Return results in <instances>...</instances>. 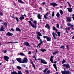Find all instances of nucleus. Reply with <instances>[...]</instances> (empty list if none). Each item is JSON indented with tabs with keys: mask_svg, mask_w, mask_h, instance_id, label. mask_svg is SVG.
I'll list each match as a JSON object with an SVG mask.
<instances>
[{
	"mask_svg": "<svg viewBox=\"0 0 74 74\" xmlns=\"http://www.w3.org/2000/svg\"><path fill=\"white\" fill-rule=\"evenodd\" d=\"M28 22L29 23V25H30L32 27H33L34 28H36V27H37V21H36V20H34L32 21L33 23L35 24V25L33 24V23H32V22L30 21H28Z\"/></svg>",
	"mask_w": 74,
	"mask_h": 74,
	"instance_id": "obj_1",
	"label": "nucleus"
},
{
	"mask_svg": "<svg viewBox=\"0 0 74 74\" xmlns=\"http://www.w3.org/2000/svg\"><path fill=\"white\" fill-rule=\"evenodd\" d=\"M61 72L62 74H69L71 73V72L70 71H61Z\"/></svg>",
	"mask_w": 74,
	"mask_h": 74,
	"instance_id": "obj_2",
	"label": "nucleus"
},
{
	"mask_svg": "<svg viewBox=\"0 0 74 74\" xmlns=\"http://www.w3.org/2000/svg\"><path fill=\"white\" fill-rule=\"evenodd\" d=\"M62 66L63 67H66V68L64 69V70H65L66 69H69L70 67V65L69 64L67 63L66 64H64L62 65Z\"/></svg>",
	"mask_w": 74,
	"mask_h": 74,
	"instance_id": "obj_3",
	"label": "nucleus"
},
{
	"mask_svg": "<svg viewBox=\"0 0 74 74\" xmlns=\"http://www.w3.org/2000/svg\"><path fill=\"white\" fill-rule=\"evenodd\" d=\"M49 12H47L46 14H45L44 15V18L45 19H47L48 20H49L50 19L49 18H48V17H47L48 16Z\"/></svg>",
	"mask_w": 74,
	"mask_h": 74,
	"instance_id": "obj_4",
	"label": "nucleus"
},
{
	"mask_svg": "<svg viewBox=\"0 0 74 74\" xmlns=\"http://www.w3.org/2000/svg\"><path fill=\"white\" fill-rule=\"evenodd\" d=\"M27 62H28V60L26 58H24L22 61V63H27Z\"/></svg>",
	"mask_w": 74,
	"mask_h": 74,
	"instance_id": "obj_5",
	"label": "nucleus"
},
{
	"mask_svg": "<svg viewBox=\"0 0 74 74\" xmlns=\"http://www.w3.org/2000/svg\"><path fill=\"white\" fill-rule=\"evenodd\" d=\"M37 17H38V18L40 20L39 21L40 22H41V19H42V17H41V14H38Z\"/></svg>",
	"mask_w": 74,
	"mask_h": 74,
	"instance_id": "obj_6",
	"label": "nucleus"
},
{
	"mask_svg": "<svg viewBox=\"0 0 74 74\" xmlns=\"http://www.w3.org/2000/svg\"><path fill=\"white\" fill-rule=\"evenodd\" d=\"M50 5H52V7H55V6H57L58 5V4L57 3H50Z\"/></svg>",
	"mask_w": 74,
	"mask_h": 74,
	"instance_id": "obj_7",
	"label": "nucleus"
},
{
	"mask_svg": "<svg viewBox=\"0 0 74 74\" xmlns=\"http://www.w3.org/2000/svg\"><path fill=\"white\" fill-rule=\"evenodd\" d=\"M29 60L31 62V64H32L34 68L35 69V70H36V66H35V65H34V64L33 63V60H32L30 59Z\"/></svg>",
	"mask_w": 74,
	"mask_h": 74,
	"instance_id": "obj_8",
	"label": "nucleus"
},
{
	"mask_svg": "<svg viewBox=\"0 0 74 74\" xmlns=\"http://www.w3.org/2000/svg\"><path fill=\"white\" fill-rule=\"evenodd\" d=\"M71 17H66V19H67V21H68L69 22H71Z\"/></svg>",
	"mask_w": 74,
	"mask_h": 74,
	"instance_id": "obj_9",
	"label": "nucleus"
},
{
	"mask_svg": "<svg viewBox=\"0 0 74 74\" xmlns=\"http://www.w3.org/2000/svg\"><path fill=\"white\" fill-rule=\"evenodd\" d=\"M41 62L43 64H47V62L44 59H42L41 60Z\"/></svg>",
	"mask_w": 74,
	"mask_h": 74,
	"instance_id": "obj_10",
	"label": "nucleus"
},
{
	"mask_svg": "<svg viewBox=\"0 0 74 74\" xmlns=\"http://www.w3.org/2000/svg\"><path fill=\"white\" fill-rule=\"evenodd\" d=\"M4 59L6 61H7V62H8V60L9 59V58L7 56H4Z\"/></svg>",
	"mask_w": 74,
	"mask_h": 74,
	"instance_id": "obj_11",
	"label": "nucleus"
},
{
	"mask_svg": "<svg viewBox=\"0 0 74 74\" xmlns=\"http://www.w3.org/2000/svg\"><path fill=\"white\" fill-rule=\"evenodd\" d=\"M24 44L26 46V47H30V45L29 44V43L28 42H25Z\"/></svg>",
	"mask_w": 74,
	"mask_h": 74,
	"instance_id": "obj_12",
	"label": "nucleus"
},
{
	"mask_svg": "<svg viewBox=\"0 0 74 74\" xmlns=\"http://www.w3.org/2000/svg\"><path fill=\"white\" fill-rule=\"evenodd\" d=\"M13 34L11 32H8L7 33L6 36H13Z\"/></svg>",
	"mask_w": 74,
	"mask_h": 74,
	"instance_id": "obj_13",
	"label": "nucleus"
},
{
	"mask_svg": "<svg viewBox=\"0 0 74 74\" xmlns=\"http://www.w3.org/2000/svg\"><path fill=\"white\" fill-rule=\"evenodd\" d=\"M45 27L46 28H47V27L48 28V30H49L50 29V26H49V24L48 23H46V26H45Z\"/></svg>",
	"mask_w": 74,
	"mask_h": 74,
	"instance_id": "obj_14",
	"label": "nucleus"
},
{
	"mask_svg": "<svg viewBox=\"0 0 74 74\" xmlns=\"http://www.w3.org/2000/svg\"><path fill=\"white\" fill-rule=\"evenodd\" d=\"M16 60H17L19 63H22V60L21 58H17Z\"/></svg>",
	"mask_w": 74,
	"mask_h": 74,
	"instance_id": "obj_15",
	"label": "nucleus"
},
{
	"mask_svg": "<svg viewBox=\"0 0 74 74\" xmlns=\"http://www.w3.org/2000/svg\"><path fill=\"white\" fill-rule=\"evenodd\" d=\"M46 39L47 41H51V37L47 36Z\"/></svg>",
	"mask_w": 74,
	"mask_h": 74,
	"instance_id": "obj_16",
	"label": "nucleus"
},
{
	"mask_svg": "<svg viewBox=\"0 0 74 74\" xmlns=\"http://www.w3.org/2000/svg\"><path fill=\"white\" fill-rule=\"evenodd\" d=\"M67 9L69 12H72V11H73L72 8H67Z\"/></svg>",
	"mask_w": 74,
	"mask_h": 74,
	"instance_id": "obj_17",
	"label": "nucleus"
},
{
	"mask_svg": "<svg viewBox=\"0 0 74 74\" xmlns=\"http://www.w3.org/2000/svg\"><path fill=\"white\" fill-rule=\"evenodd\" d=\"M3 26H4V25H3L1 28L0 29V32H2V31H3V30L4 29H5V28H4V27H3Z\"/></svg>",
	"mask_w": 74,
	"mask_h": 74,
	"instance_id": "obj_18",
	"label": "nucleus"
},
{
	"mask_svg": "<svg viewBox=\"0 0 74 74\" xmlns=\"http://www.w3.org/2000/svg\"><path fill=\"white\" fill-rule=\"evenodd\" d=\"M18 0V3H21V4H24V2L22 1L21 0H16V1Z\"/></svg>",
	"mask_w": 74,
	"mask_h": 74,
	"instance_id": "obj_19",
	"label": "nucleus"
},
{
	"mask_svg": "<svg viewBox=\"0 0 74 74\" xmlns=\"http://www.w3.org/2000/svg\"><path fill=\"white\" fill-rule=\"evenodd\" d=\"M16 30L17 32H19H19H21V29H19V28H18V27L16 28Z\"/></svg>",
	"mask_w": 74,
	"mask_h": 74,
	"instance_id": "obj_20",
	"label": "nucleus"
},
{
	"mask_svg": "<svg viewBox=\"0 0 74 74\" xmlns=\"http://www.w3.org/2000/svg\"><path fill=\"white\" fill-rule=\"evenodd\" d=\"M60 12L61 15H63V12L62 10H60Z\"/></svg>",
	"mask_w": 74,
	"mask_h": 74,
	"instance_id": "obj_21",
	"label": "nucleus"
},
{
	"mask_svg": "<svg viewBox=\"0 0 74 74\" xmlns=\"http://www.w3.org/2000/svg\"><path fill=\"white\" fill-rule=\"evenodd\" d=\"M2 24H3L5 25V27H7V22H3Z\"/></svg>",
	"mask_w": 74,
	"mask_h": 74,
	"instance_id": "obj_22",
	"label": "nucleus"
},
{
	"mask_svg": "<svg viewBox=\"0 0 74 74\" xmlns=\"http://www.w3.org/2000/svg\"><path fill=\"white\" fill-rule=\"evenodd\" d=\"M37 34L38 36H40L41 37L42 36L40 32H37Z\"/></svg>",
	"mask_w": 74,
	"mask_h": 74,
	"instance_id": "obj_23",
	"label": "nucleus"
},
{
	"mask_svg": "<svg viewBox=\"0 0 74 74\" xmlns=\"http://www.w3.org/2000/svg\"><path fill=\"white\" fill-rule=\"evenodd\" d=\"M52 34L53 37H54V40H56V37H55V35L54 34V32H53L52 33Z\"/></svg>",
	"mask_w": 74,
	"mask_h": 74,
	"instance_id": "obj_24",
	"label": "nucleus"
},
{
	"mask_svg": "<svg viewBox=\"0 0 74 74\" xmlns=\"http://www.w3.org/2000/svg\"><path fill=\"white\" fill-rule=\"evenodd\" d=\"M56 16L57 17H60V14H59V12L57 13L56 14Z\"/></svg>",
	"mask_w": 74,
	"mask_h": 74,
	"instance_id": "obj_25",
	"label": "nucleus"
},
{
	"mask_svg": "<svg viewBox=\"0 0 74 74\" xmlns=\"http://www.w3.org/2000/svg\"><path fill=\"white\" fill-rule=\"evenodd\" d=\"M53 30H55V31H56V32H58V29H56L55 27V26H53Z\"/></svg>",
	"mask_w": 74,
	"mask_h": 74,
	"instance_id": "obj_26",
	"label": "nucleus"
},
{
	"mask_svg": "<svg viewBox=\"0 0 74 74\" xmlns=\"http://www.w3.org/2000/svg\"><path fill=\"white\" fill-rule=\"evenodd\" d=\"M57 34L58 37H60V32H57Z\"/></svg>",
	"mask_w": 74,
	"mask_h": 74,
	"instance_id": "obj_27",
	"label": "nucleus"
},
{
	"mask_svg": "<svg viewBox=\"0 0 74 74\" xmlns=\"http://www.w3.org/2000/svg\"><path fill=\"white\" fill-rule=\"evenodd\" d=\"M11 74H18L17 73H16V72L14 71L11 72Z\"/></svg>",
	"mask_w": 74,
	"mask_h": 74,
	"instance_id": "obj_28",
	"label": "nucleus"
},
{
	"mask_svg": "<svg viewBox=\"0 0 74 74\" xmlns=\"http://www.w3.org/2000/svg\"><path fill=\"white\" fill-rule=\"evenodd\" d=\"M16 68L18 69V70H21V69H22V67L19 66H17Z\"/></svg>",
	"mask_w": 74,
	"mask_h": 74,
	"instance_id": "obj_29",
	"label": "nucleus"
},
{
	"mask_svg": "<svg viewBox=\"0 0 74 74\" xmlns=\"http://www.w3.org/2000/svg\"><path fill=\"white\" fill-rule=\"evenodd\" d=\"M51 16L52 17H53L55 16V12L54 11H53L52 13Z\"/></svg>",
	"mask_w": 74,
	"mask_h": 74,
	"instance_id": "obj_30",
	"label": "nucleus"
},
{
	"mask_svg": "<svg viewBox=\"0 0 74 74\" xmlns=\"http://www.w3.org/2000/svg\"><path fill=\"white\" fill-rule=\"evenodd\" d=\"M19 19L20 20H21V21H22L24 19V17H20L19 18Z\"/></svg>",
	"mask_w": 74,
	"mask_h": 74,
	"instance_id": "obj_31",
	"label": "nucleus"
},
{
	"mask_svg": "<svg viewBox=\"0 0 74 74\" xmlns=\"http://www.w3.org/2000/svg\"><path fill=\"white\" fill-rule=\"evenodd\" d=\"M66 60L63 59L62 61V64H64V63H66Z\"/></svg>",
	"mask_w": 74,
	"mask_h": 74,
	"instance_id": "obj_32",
	"label": "nucleus"
},
{
	"mask_svg": "<svg viewBox=\"0 0 74 74\" xmlns=\"http://www.w3.org/2000/svg\"><path fill=\"white\" fill-rule=\"evenodd\" d=\"M40 51H41V52H46V50L45 49H41Z\"/></svg>",
	"mask_w": 74,
	"mask_h": 74,
	"instance_id": "obj_33",
	"label": "nucleus"
},
{
	"mask_svg": "<svg viewBox=\"0 0 74 74\" xmlns=\"http://www.w3.org/2000/svg\"><path fill=\"white\" fill-rule=\"evenodd\" d=\"M39 42H40V43L41 44H43V41L42 40V39H40L39 40Z\"/></svg>",
	"mask_w": 74,
	"mask_h": 74,
	"instance_id": "obj_34",
	"label": "nucleus"
},
{
	"mask_svg": "<svg viewBox=\"0 0 74 74\" xmlns=\"http://www.w3.org/2000/svg\"><path fill=\"white\" fill-rule=\"evenodd\" d=\"M58 53V51H56L55 52H53V55H55L56 54V53Z\"/></svg>",
	"mask_w": 74,
	"mask_h": 74,
	"instance_id": "obj_35",
	"label": "nucleus"
},
{
	"mask_svg": "<svg viewBox=\"0 0 74 74\" xmlns=\"http://www.w3.org/2000/svg\"><path fill=\"white\" fill-rule=\"evenodd\" d=\"M15 19H16V20L17 21V23H18L19 22V19L18 18L16 17Z\"/></svg>",
	"mask_w": 74,
	"mask_h": 74,
	"instance_id": "obj_36",
	"label": "nucleus"
},
{
	"mask_svg": "<svg viewBox=\"0 0 74 74\" xmlns=\"http://www.w3.org/2000/svg\"><path fill=\"white\" fill-rule=\"evenodd\" d=\"M47 70H48V68H46V69H45L43 71L44 73H46V72H47Z\"/></svg>",
	"mask_w": 74,
	"mask_h": 74,
	"instance_id": "obj_37",
	"label": "nucleus"
},
{
	"mask_svg": "<svg viewBox=\"0 0 74 74\" xmlns=\"http://www.w3.org/2000/svg\"><path fill=\"white\" fill-rule=\"evenodd\" d=\"M56 27L58 28V29H59V24L57 23L56 24Z\"/></svg>",
	"mask_w": 74,
	"mask_h": 74,
	"instance_id": "obj_38",
	"label": "nucleus"
},
{
	"mask_svg": "<svg viewBox=\"0 0 74 74\" xmlns=\"http://www.w3.org/2000/svg\"><path fill=\"white\" fill-rule=\"evenodd\" d=\"M20 55H21V56H24L25 54L23 53H19Z\"/></svg>",
	"mask_w": 74,
	"mask_h": 74,
	"instance_id": "obj_39",
	"label": "nucleus"
},
{
	"mask_svg": "<svg viewBox=\"0 0 74 74\" xmlns=\"http://www.w3.org/2000/svg\"><path fill=\"white\" fill-rule=\"evenodd\" d=\"M53 67L55 68V69H56L57 67H56V64H53Z\"/></svg>",
	"mask_w": 74,
	"mask_h": 74,
	"instance_id": "obj_40",
	"label": "nucleus"
},
{
	"mask_svg": "<svg viewBox=\"0 0 74 74\" xmlns=\"http://www.w3.org/2000/svg\"><path fill=\"white\" fill-rule=\"evenodd\" d=\"M41 44H42L41 43H40L38 44V46H37L36 47H38V46L39 47H40V46L41 45Z\"/></svg>",
	"mask_w": 74,
	"mask_h": 74,
	"instance_id": "obj_41",
	"label": "nucleus"
},
{
	"mask_svg": "<svg viewBox=\"0 0 74 74\" xmlns=\"http://www.w3.org/2000/svg\"><path fill=\"white\" fill-rule=\"evenodd\" d=\"M67 3L69 5V7H71V5H70V3H69V2H67Z\"/></svg>",
	"mask_w": 74,
	"mask_h": 74,
	"instance_id": "obj_42",
	"label": "nucleus"
},
{
	"mask_svg": "<svg viewBox=\"0 0 74 74\" xmlns=\"http://www.w3.org/2000/svg\"><path fill=\"white\" fill-rule=\"evenodd\" d=\"M18 74H22V73H21V71H18Z\"/></svg>",
	"mask_w": 74,
	"mask_h": 74,
	"instance_id": "obj_43",
	"label": "nucleus"
},
{
	"mask_svg": "<svg viewBox=\"0 0 74 74\" xmlns=\"http://www.w3.org/2000/svg\"><path fill=\"white\" fill-rule=\"evenodd\" d=\"M47 37H48V36H43V37L44 38H46V39H47Z\"/></svg>",
	"mask_w": 74,
	"mask_h": 74,
	"instance_id": "obj_44",
	"label": "nucleus"
},
{
	"mask_svg": "<svg viewBox=\"0 0 74 74\" xmlns=\"http://www.w3.org/2000/svg\"><path fill=\"white\" fill-rule=\"evenodd\" d=\"M37 38L38 40H40V36H38L37 37Z\"/></svg>",
	"mask_w": 74,
	"mask_h": 74,
	"instance_id": "obj_45",
	"label": "nucleus"
},
{
	"mask_svg": "<svg viewBox=\"0 0 74 74\" xmlns=\"http://www.w3.org/2000/svg\"><path fill=\"white\" fill-rule=\"evenodd\" d=\"M12 18L13 19H15L16 18V17H14V15H13L12 16Z\"/></svg>",
	"mask_w": 74,
	"mask_h": 74,
	"instance_id": "obj_46",
	"label": "nucleus"
},
{
	"mask_svg": "<svg viewBox=\"0 0 74 74\" xmlns=\"http://www.w3.org/2000/svg\"><path fill=\"white\" fill-rule=\"evenodd\" d=\"M71 24L70 23H68L67 24V25H68V26H71Z\"/></svg>",
	"mask_w": 74,
	"mask_h": 74,
	"instance_id": "obj_47",
	"label": "nucleus"
},
{
	"mask_svg": "<svg viewBox=\"0 0 74 74\" xmlns=\"http://www.w3.org/2000/svg\"><path fill=\"white\" fill-rule=\"evenodd\" d=\"M8 43H9V44H12L13 43V42H8Z\"/></svg>",
	"mask_w": 74,
	"mask_h": 74,
	"instance_id": "obj_48",
	"label": "nucleus"
},
{
	"mask_svg": "<svg viewBox=\"0 0 74 74\" xmlns=\"http://www.w3.org/2000/svg\"><path fill=\"white\" fill-rule=\"evenodd\" d=\"M71 27H68V30H70V28Z\"/></svg>",
	"mask_w": 74,
	"mask_h": 74,
	"instance_id": "obj_49",
	"label": "nucleus"
},
{
	"mask_svg": "<svg viewBox=\"0 0 74 74\" xmlns=\"http://www.w3.org/2000/svg\"><path fill=\"white\" fill-rule=\"evenodd\" d=\"M30 21H31L32 22H33V19L32 18H31L30 19Z\"/></svg>",
	"mask_w": 74,
	"mask_h": 74,
	"instance_id": "obj_50",
	"label": "nucleus"
},
{
	"mask_svg": "<svg viewBox=\"0 0 74 74\" xmlns=\"http://www.w3.org/2000/svg\"><path fill=\"white\" fill-rule=\"evenodd\" d=\"M66 32L67 34H69V31L67 30H66Z\"/></svg>",
	"mask_w": 74,
	"mask_h": 74,
	"instance_id": "obj_51",
	"label": "nucleus"
},
{
	"mask_svg": "<svg viewBox=\"0 0 74 74\" xmlns=\"http://www.w3.org/2000/svg\"><path fill=\"white\" fill-rule=\"evenodd\" d=\"M0 14L2 16V15H3V13L2 12H1Z\"/></svg>",
	"mask_w": 74,
	"mask_h": 74,
	"instance_id": "obj_52",
	"label": "nucleus"
},
{
	"mask_svg": "<svg viewBox=\"0 0 74 74\" xmlns=\"http://www.w3.org/2000/svg\"><path fill=\"white\" fill-rule=\"evenodd\" d=\"M71 27H74V25H73L71 24Z\"/></svg>",
	"mask_w": 74,
	"mask_h": 74,
	"instance_id": "obj_53",
	"label": "nucleus"
},
{
	"mask_svg": "<svg viewBox=\"0 0 74 74\" xmlns=\"http://www.w3.org/2000/svg\"><path fill=\"white\" fill-rule=\"evenodd\" d=\"M22 66L23 67H25V64H23V65H22Z\"/></svg>",
	"mask_w": 74,
	"mask_h": 74,
	"instance_id": "obj_54",
	"label": "nucleus"
},
{
	"mask_svg": "<svg viewBox=\"0 0 74 74\" xmlns=\"http://www.w3.org/2000/svg\"><path fill=\"white\" fill-rule=\"evenodd\" d=\"M7 52V50H5L4 51V53H5Z\"/></svg>",
	"mask_w": 74,
	"mask_h": 74,
	"instance_id": "obj_55",
	"label": "nucleus"
},
{
	"mask_svg": "<svg viewBox=\"0 0 74 74\" xmlns=\"http://www.w3.org/2000/svg\"><path fill=\"white\" fill-rule=\"evenodd\" d=\"M54 35L55 36H58V35H57V34L56 33H54Z\"/></svg>",
	"mask_w": 74,
	"mask_h": 74,
	"instance_id": "obj_56",
	"label": "nucleus"
},
{
	"mask_svg": "<svg viewBox=\"0 0 74 74\" xmlns=\"http://www.w3.org/2000/svg\"><path fill=\"white\" fill-rule=\"evenodd\" d=\"M11 30H12V32H14V29H13V28H11Z\"/></svg>",
	"mask_w": 74,
	"mask_h": 74,
	"instance_id": "obj_57",
	"label": "nucleus"
},
{
	"mask_svg": "<svg viewBox=\"0 0 74 74\" xmlns=\"http://www.w3.org/2000/svg\"><path fill=\"white\" fill-rule=\"evenodd\" d=\"M25 72H26V73H29V71H28L27 70L25 71Z\"/></svg>",
	"mask_w": 74,
	"mask_h": 74,
	"instance_id": "obj_58",
	"label": "nucleus"
},
{
	"mask_svg": "<svg viewBox=\"0 0 74 74\" xmlns=\"http://www.w3.org/2000/svg\"><path fill=\"white\" fill-rule=\"evenodd\" d=\"M39 9L40 10H42V8L41 7H39Z\"/></svg>",
	"mask_w": 74,
	"mask_h": 74,
	"instance_id": "obj_59",
	"label": "nucleus"
},
{
	"mask_svg": "<svg viewBox=\"0 0 74 74\" xmlns=\"http://www.w3.org/2000/svg\"><path fill=\"white\" fill-rule=\"evenodd\" d=\"M60 48H61V49H62H62H64V47H61Z\"/></svg>",
	"mask_w": 74,
	"mask_h": 74,
	"instance_id": "obj_60",
	"label": "nucleus"
},
{
	"mask_svg": "<svg viewBox=\"0 0 74 74\" xmlns=\"http://www.w3.org/2000/svg\"><path fill=\"white\" fill-rule=\"evenodd\" d=\"M36 53H37V52H38V51H37V49H36Z\"/></svg>",
	"mask_w": 74,
	"mask_h": 74,
	"instance_id": "obj_61",
	"label": "nucleus"
},
{
	"mask_svg": "<svg viewBox=\"0 0 74 74\" xmlns=\"http://www.w3.org/2000/svg\"><path fill=\"white\" fill-rule=\"evenodd\" d=\"M53 58V56H51V58L50 59H52Z\"/></svg>",
	"mask_w": 74,
	"mask_h": 74,
	"instance_id": "obj_62",
	"label": "nucleus"
},
{
	"mask_svg": "<svg viewBox=\"0 0 74 74\" xmlns=\"http://www.w3.org/2000/svg\"><path fill=\"white\" fill-rule=\"evenodd\" d=\"M60 27L61 28V29H62L63 28V26L61 25Z\"/></svg>",
	"mask_w": 74,
	"mask_h": 74,
	"instance_id": "obj_63",
	"label": "nucleus"
},
{
	"mask_svg": "<svg viewBox=\"0 0 74 74\" xmlns=\"http://www.w3.org/2000/svg\"><path fill=\"white\" fill-rule=\"evenodd\" d=\"M28 54H29V55L31 54V51H29L28 53Z\"/></svg>",
	"mask_w": 74,
	"mask_h": 74,
	"instance_id": "obj_64",
	"label": "nucleus"
}]
</instances>
